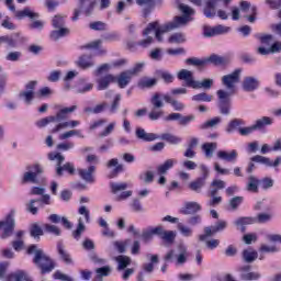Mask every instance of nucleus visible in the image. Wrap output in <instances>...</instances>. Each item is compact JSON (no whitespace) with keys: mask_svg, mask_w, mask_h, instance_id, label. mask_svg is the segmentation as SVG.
Segmentation results:
<instances>
[{"mask_svg":"<svg viewBox=\"0 0 281 281\" xmlns=\"http://www.w3.org/2000/svg\"><path fill=\"white\" fill-rule=\"evenodd\" d=\"M74 135H77V137H81V139H85V135H82L79 130H70L68 132H65L59 135V139H69V137H74Z\"/></svg>","mask_w":281,"mask_h":281,"instance_id":"nucleus-57","label":"nucleus"},{"mask_svg":"<svg viewBox=\"0 0 281 281\" xmlns=\"http://www.w3.org/2000/svg\"><path fill=\"white\" fill-rule=\"evenodd\" d=\"M157 229H158V226L143 232L140 235V238H143L145 243H148L153 238V236H157Z\"/></svg>","mask_w":281,"mask_h":281,"instance_id":"nucleus-58","label":"nucleus"},{"mask_svg":"<svg viewBox=\"0 0 281 281\" xmlns=\"http://www.w3.org/2000/svg\"><path fill=\"white\" fill-rule=\"evenodd\" d=\"M243 260L248 263L255 262V260H258V251L252 248L245 249L243 251Z\"/></svg>","mask_w":281,"mask_h":281,"instance_id":"nucleus-43","label":"nucleus"},{"mask_svg":"<svg viewBox=\"0 0 281 281\" xmlns=\"http://www.w3.org/2000/svg\"><path fill=\"white\" fill-rule=\"evenodd\" d=\"M212 85H214L213 79H203L202 81H195L193 85V89H212Z\"/></svg>","mask_w":281,"mask_h":281,"instance_id":"nucleus-54","label":"nucleus"},{"mask_svg":"<svg viewBox=\"0 0 281 281\" xmlns=\"http://www.w3.org/2000/svg\"><path fill=\"white\" fill-rule=\"evenodd\" d=\"M139 179L143 183H153V181H155V173L153 171H145L139 175Z\"/></svg>","mask_w":281,"mask_h":281,"instance_id":"nucleus-59","label":"nucleus"},{"mask_svg":"<svg viewBox=\"0 0 281 281\" xmlns=\"http://www.w3.org/2000/svg\"><path fill=\"white\" fill-rule=\"evenodd\" d=\"M9 281H31L30 280V276H27V272L23 271V270H18L13 273H11L8 277Z\"/></svg>","mask_w":281,"mask_h":281,"instance_id":"nucleus-42","label":"nucleus"},{"mask_svg":"<svg viewBox=\"0 0 281 281\" xmlns=\"http://www.w3.org/2000/svg\"><path fill=\"white\" fill-rule=\"evenodd\" d=\"M258 186H260V180H258V178H256V176H249L246 190L248 192L257 193L258 192Z\"/></svg>","mask_w":281,"mask_h":281,"instance_id":"nucleus-46","label":"nucleus"},{"mask_svg":"<svg viewBox=\"0 0 281 281\" xmlns=\"http://www.w3.org/2000/svg\"><path fill=\"white\" fill-rule=\"evenodd\" d=\"M169 43H173L176 45H179L181 43H186V35L183 33H173L169 37Z\"/></svg>","mask_w":281,"mask_h":281,"instance_id":"nucleus-60","label":"nucleus"},{"mask_svg":"<svg viewBox=\"0 0 281 281\" xmlns=\"http://www.w3.org/2000/svg\"><path fill=\"white\" fill-rule=\"evenodd\" d=\"M196 212H201V204L199 202H186L183 207L180 209V214L186 216L196 214Z\"/></svg>","mask_w":281,"mask_h":281,"instance_id":"nucleus-27","label":"nucleus"},{"mask_svg":"<svg viewBox=\"0 0 281 281\" xmlns=\"http://www.w3.org/2000/svg\"><path fill=\"white\" fill-rule=\"evenodd\" d=\"M240 271V280L244 281H256L260 280L262 278V274L260 272H251V266H244L239 268Z\"/></svg>","mask_w":281,"mask_h":281,"instance_id":"nucleus-17","label":"nucleus"},{"mask_svg":"<svg viewBox=\"0 0 281 281\" xmlns=\"http://www.w3.org/2000/svg\"><path fill=\"white\" fill-rule=\"evenodd\" d=\"M43 227H44L45 232H47V234H53V236H60V234H61L58 226H56L54 224H44Z\"/></svg>","mask_w":281,"mask_h":281,"instance_id":"nucleus-61","label":"nucleus"},{"mask_svg":"<svg viewBox=\"0 0 281 281\" xmlns=\"http://www.w3.org/2000/svg\"><path fill=\"white\" fill-rule=\"evenodd\" d=\"M69 34V29L61 26L50 33V38L53 41H58L59 38H63V36H67Z\"/></svg>","mask_w":281,"mask_h":281,"instance_id":"nucleus-49","label":"nucleus"},{"mask_svg":"<svg viewBox=\"0 0 281 281\" xmlns=\"http://www.w3.org/2000/svg\"><path fill=\"white\" fill-rule=\"evenodd\" d=\"M190 258V252H188V247L180 244L177 249L169 250L165 257V262H175L176 267H183L188 259Z\"/></svg>","mask_w":281,"mask_h":281,"instance_id":"nucleus-3","label":"nucleus"},{"mask_svg":"<svg viewBox=\"0 0 281 281\" xmlns=\"http://www.w3.org/2000/svg\"><path fill=\"white\" fill-rule=\"evenodd\" d=\"M221 122H223V119L221 116H215L200 124L199 128L201 131H207L210 128H218V125L221 124Z\"/></svg>","mask_w":281,"mask_h":281,"instance_id":"nucleus-33","label":"nucleus"},{"mask_svg":"<svg viewBox=\"0 0 281 281\" xmlns=\"http://www.w3.org/2000/svg\"><path fill=\"white\" fill-rule=\"evenodd\" d=\"M80 179L86 181V183H93L95 179L93 178V173L95 172V166H90L88 169H78L77 170Z\"/></svg>","mask_w":281,"mask_h":281,"instance_id":"nucleus-24","label":"nucleus"},{"mask_svg":"<svg viewBox=\"0 0 281 281\" xmlns=\"http://www.w3.org/2000/svg\"><path fill=\"white\" fill-rule=\"evenodd\" d=\"M245 201L244 196H234L228 201V205L231 210L235 212V210H238L240 205H243V202Z\"/></svg>","mask_w":281,"mask_h":281,"instance_id":"nucleus-55","label":"nucleus"},{"mask_svg":"<svg viewBox=\"0 0 281 281\" xmlns=\"http://www.w3.org/2000/svg\"><path fill=\"white\" fill-rule=\"evenodd\" d=\"M131 80H133V76L128 70L122 71L115 77V82L120 89H126L131 85Z\"/></svg>","mask_w":281,"mask_h":281,"instance_id":"nucleus-22","label":"nucleus"},{"mask_svg":"<svg viewBox=\"0 0 281 281\" xmlns=\"http://www.w3.org/2000/svg\"><path fill=\"white\" fill-rule=\"evenodd\" d=\"M178 10H180V12H182L184 15L176 16L171 22H168L161 26H159V22L149 23L143 32L144 36H148L150 32H155L157 41L161 43L164 41V34L188 25V22L190 21L188 16H192V14H194V9L190 8L188 4L179 3Z\"/></svg>","mask_w":281,"mask_h":281,"instance_id":"nucleus-1","label":"nucleus"},{"mask_svg":"<svg viewBox=\"0 0 281 281\" xmlns=\"http://www.w3.org/2000/svg\"><path fill=\"white\" fill-rule=\"evenodd\" d=\"M240 126H245V121L243 119H233L226 125L225 132L228 135L236 133V131H238V133H240V128H245V127H240Z\"/></svg>","mask_w":281,"mask_h":281,"instance_id":"nucleus-23","label":"nucleus"},{"mask_svg":"<svg viewBox=\"0 0 281 281\" xmlns=\"http://www.w3.org/2000/svg\"><path fill=\"white\" fill-rule=\"evenodd\" d=\"M203 188H205L204 178H196L189 183V190H191L192 192H196L198 194L201 193V190H203Z\"/></svg>","mask_w":281,"mask_h":281,"instance_id":"nucleus-38","label":"nucleus"},{"mask_svg":"<svg viewBox=\"0 0 281 281\" xmlns=\"http://www.w3.org/2000/svg\"><path fill=\"white\" fill-rule=\"evenodd\" d=\"M95 10V0H91L88 2H78L77 8L74 10L72 21H78L80 14H85V16H92L93 11Z\"/></svg>","mask_w":281,"mask_h":281,"instance_id":"nucleus-11","label":"nucleus"},{"mask_svg":"<svg viewBox=\"0 0 281 281\" xmlns=\"http://www.w3.org/2000/svg\"><path fill=\"white\" fill-rule=\"evenodd\" d=\"M151 105H153V110L149 113V120L151 121H157L159 120V117H161L164 115V111L161 109H164V99L161 97V93L156 92L154 93V95L150 99Z\"/></svg>","mask_w":281,"mask_h":281,"instance_id":"nucleus-9","label":"nucleus"},{"mask_svg":"<svg viewBox=\"0 0 281 281\" xmlns=\"http://www.w3.org/2000/svg\"><path fill=\"white\" fill-rule=\"evenodd\" d=\"M241 87L247 93H252L260 87V81L256 77H245Z\"/></svg>","mask_w":281,"mask_h":281,"instance_id":"nucleus-20","label":"nucleus"},{"mask_svg":"<svg viewBox=\"0 0 281 281\" xmlns=\"http://www.w3.org/2000/svg\"><path fill=\"white\" fill-rule=\"evenodd\" d=\"M161 98L162 100H165V102H167V104H171L175 111H183V109H186V105L183 103L177 101L170 94H161Z\"/></svg>","mask_w":281,"mask_h":281,"instance_id":"nucleus-34","label":"nucleus"},{"mask_svg":"<svg viewBox=\"0 0 281 281\" xmlns=\"http://www.w3.org/2000/svg\"><path fill=\"white\" fill-rule=\"evenodd\" d=\"M20 98L24 100L25 104H32V101L34 100V92H29L24 90L20 92Z\"/></svg>","mask_w":281,"mask_h":281,"instance_id":"nucleus-63","label":"nucleus"},{"mask_svg":"<svg viewBox=\"0 0 281 281\" xmlns=\"http://www.w3.org/2000/svg\"><path fill=\"white\" fill-rule=\"evenodd\" d=\"M250 161H254L255 164H262L267 168H278L281 164V157H277L274 161H271V158L256 155L250 158Z\"/></svg>","mask_w":281,"mask_h":281,"instance_id":"nucleus-16","label":"nucleus"},{"mask_svg":"<svg viewBox=\"0 0 281 281\" xmlns=\"http://www.w3.org/2000/svg\"><path fill=\"white\" fill-rule=\"evenodd\" d=\"M239 10L244 12V19H247L249 23H256V16H258V8L256 5L250 4L249 1L241 0L239 2Z\"/></svg>","mask_w":281,"mask_h":281,"instance_id":"nucleus-13","label":"nucleus"},{"mask_svg":"<svg viewBox=\"0 0 281 281\" xmlns=\"http://www.w3.org/2000/svg\"><path fill=\"white\" fill-rule=\"evenodd\" d=\"M146 258L150 260V262L144 263L143 270L145 273H153V271H155V265L159 262V255L147 254Z\"/></svg>","mask_w":281,"mask_h":281,"instance_id":"nucleus-31","label":"nucleus"},{"mask_svg":"<svg viewBox=\"0 0 281 281\" xmlns=\"http://www.w3.org/2000/svg\"><path fill=\"white\" fill-rule=\"evenodd\" d=\"M271 124H273V119L269 116H262L257 119L252 125L239 128V135L247 137L255 131H265V128H267V126H271Z\"/></svg>","mask_w":281,"mask_h":281,"instance_id":"nucleus-6","label":"nucleus"},{"mask_svg":"<svg viewBox=\"0 0 281 281\" xmlns=\"http://www.w3.org/2000/svg\"><path fill=\"white\" fill-rule=\"evenodd\" d=\"M259 251L261 254H278V251H280V248L276 245L262 244L259 248Z\"/></svg>","mask_w":281,"mask_h":281,"instance_id":"nucleus-56","label":"nucleus"},{"mask_svg":"<svg viewBox=\"0 0 281 281\" xmlns=\"http://www.w3.org/2000/svg\"><path fill=\"white\" fill-rule=\"evenodd\" d=\"M205 65H229V58L216 54H212L209 57L205 58Z\"/></svg>","mask_w":281,"mask_h":281,"instance_id":"nucleus-25","label":"nucleus"},{"mask_svg":"<svg viewBox=\"0 0 281 281\" xmlns=\"http://www.w3.org/2000/svg\"><path fill=\"white\" fill-rule=\"evenodd\" d=\"M240 74H243V69L237 68L232 74L222 77V85L226 88L225 92L228 95L236 93V85L240 82Z\"/></svg>","mask_w":281,"mask_h":281,"instance_id":"nucleus-5","label":"nucleus"},{"mask_svg":"<svg viewBox=\"0 0 281 281\" xmlns=\"http://www.w3.org/2000/svg\"><path fill=\"white\" fill-rule=\"evenodd\" d=\"M76 109H78L77 105H72L70 108H64L61 110H59L56 114V116H54L55 122H63V120H67V113H74V111H76Z\"/></svg>","mask_w":281,"mask_h":281,"instance_id":"nucleus-39","label":"nucleus"},{"mask_svg":"<svg viewBox=\"0 0 281 281\" xmlns=\"http://www.w3.org/2000/svg\"><path fill=\"white\" fill-rule=\"evenodd\" d=\"M15 211H11L4 221L0 222V229L3 231L1 238L5 240V238H10L14 233V227L16 225V221L14 220Z\"/></svg>","mask_w":281,"mask_h":281,"instance_id":"nucleus-10","label":"nucleus"},{"mask_svg":"<svg viewBox=\"0 0 281 281\" xmlns=\"http://www.w3.org/2000/svg\"><path fill=\"white\" fill-rule=\"evenodd\" d=\"M214 95L207 94L206 92H201L192 97L193 102H212Z\"/></svg>","mask_w":281,"mask_h":281,"instance_id":"nucleus-50","label":"nucleus"},{"mask_svg":"<svg viewBox=\"0 0 281 281\" xmlns=\"http://www.w3.org/2000/svg\"><path fill=\"white\" fill-rule=\"evenodd\" d=\"M156 76H158V78H161L164 82H167V85H170V82H173L175 80V76H172V74L167 70H157Z\"/></svg>","mask_w":281,"mask_h":281,"instance_id":"nucleus-53","label":"nucleus"},{"mask_svg":"<svg viewBox=\"0 0 281 281\" xmlns=\"http://www.w3.org/2000/svg\"><path fill=\"white\" fill-rule=\"evenodd\" d=\"M202 148L205 157L212 159V157H214V150L216 149V143H205Z\"/></svg>","mask_w":281,"mask_h":281,"instance_id":"nucleus-51","label":"nucleus"},{"mask_svg":"<svg viewBox=\"0 0 281 281\" xmlns=\"http://www.w3.org/2000/svg\"><path fill=\"white\" fill-rule=\"evenodd\" d=\"M136 3L137 5H146L143 9V16L147 19V16H150V12H153L155 8L164 3V0H136Z\"/></svg>","mask_w":281,"mask_h":281,"instance_id":"nucleus-15","label":"nucleus"},{"mask_svg":"<svg viewBox=\"0 0 281 281\" xmlns=\"http://www.w3.org/2000/svg\"><path fill=\"white\" fill-rule=\"evenodd\" d=\"M43 172V167L38 164L27 166L26 171L22 175L21 183H38V176Z\"/></svg>","mask_w":281,"mask_h":281,"instance_id":"nucleus-8","label":"nucleus"},{"mask_svg":"<svg viewBox=\"0 0 281 281\" xmlns=\"http://www.w3.org/2000/svg\"><path fill=\"white\" fill-rule=\"evenodd\" d=\"M178 80H184L186 87H191V89L194 88V83L196 80H194V74L188 69H181L177 74Z\"/></svg>","mask_w":281,"mask_h":281,"instance_id":"nucleus-21","label":"nucleus"},{"mask_svg":"<svg viewBox=\"0 0 281 281\" xmlns=\"http://www.w3.org/2000/svg\"><path fill=\"white\" fill-rule=\"evenodd\" d=\"M57 252L59 255L60 260L65 262L66 265H72L74 259H71V255H69V251L65 248V244L63 241L57 243Z\"/></svg>","mask_w":281,"mask_h":281,"instance_id":"nucleus-29","label":"nucleus"},{"mask_svg":"<svg viewBox=\"0 0 281 281\" xmlns=\"http://www.w3.org/2000/svg\"><path fill=\"white\" fill-rule=\"evenodd\" d=\"M156 85H157V79L155 78H143L138 82V87H140V89H153V87H155Z\"/></svg>","mask_w":281,"mask_h":281,"instance_id":"nucleus-52","label":"nucleus"},{"mask_svg":"<svg viewBox=\"0 0 281 281\" xmlns=\"http://www.w3.org/2000/svg\"><path fill=\"white\" fill-rule=\"evenodd\" d=\"M49 161H56V168H55V175L56 177H63L65 172H68V175H76V167H74V164L71 162H65V156L52 151L47 155ZM64 164V165H63Z\"/></svg>","mask_w":281,"mask_h":281,"instance_id":"nucleus-4","label":"nucleus"},{"mask_svg":"<svg viewBox=\"0 0 281 281\" xmlns=\"http://www.w3.org/2000/svg\"><path fill=\"white\" fill-rule=\"evenodd\" d=\"M55 280H60V281H74V278L69 277V274L63 273V271L57 270L53 274Z\"/></svg>","mask_w":281,"mask_h":281,"instance_id":"nucleus-64","label":"nucleus"},{"mask_svg":"<svg viewBox=\"0 0 281 281\" xmlns=\"http://www.w3.org/2000/svg\"><path fill=\"white\" fill-rule=\"evenodd\" d=\"M216 5H218L216 0H206L203 9V14L206 19H214L216 16Z\"/></svg>","mask_w":281,"mask_h":281,"instance_id":"nucleus-26","label":"nucleus"},{"mask_svg":"<svg viewBox=\"0 0 281 281\" xmlns=\"http://www.w3.org/2000/svg\"><path fill=\"white\" fill-rule=\"evenodd\" d=\"M128 188L127 182H110V189L112 194H117L119 192H124Z\"/></svg>","mask_w":281,"mask_h":281,"instance_id":"nucleus-47","label":"nucleus"},{"mask_svg":"<svg viewBox=\"0 0 281 281\" xmlns=\"http://www.w3.org/2000/svg\"><path fill=\"white\" fill-rule=\"evenodd\" d=\"M77 65L81 69H91V67L95 66V63L93 61V57L91 55H81L77 60Z\"/></svg>","mask_w":281,"mask_h":281,"instance_id":"nucleus-32","label":"nucleus"},{"mask_svg":"<svg viewBox=\"0 0 281 281\" xmlns=\"http://www.w3.org/2000/svg\"><path fill=\"white\" fill-rule=\"evenodd\" d=\"M94 271H95L97 277L94 278L93 281H103L104 278H109V276H111V267L110 266L97 268Z\"/></svg>","mask_w":281,"mask_h":281,"instance_id":"nucleus-37","label":"nucleus"},{"mask_svg":"<svg viewBox=\"0 0 281 281\" xmlns=\"http://www.w3.org/2000/svg\"><path fill=\"white\" fill-rule=\"evenodd\" d=\"M85 229H87V226H85V221L82 217H79L77 228L72 232V238H75V240H80Z\"/></svg>","mask_w":281,"mask_h":281,"instance_id":"nucleus-44","label":"nucleus"},{"mask_svg":"<svg viewBox=\"0 0 281 281\" xmlns=\"http://www.w3.org/2000/svg\"><path fill=\"white\" fill-rule=\"evenodd\" d=\"M273 183H276V181H273V179L266 177L261 180H259V186L263 189V190H271V188L273 187Z\"/></svg>","mask_w":281,"mask_h":281,"instance_id":"nucleus-62","label":"nucleus"},{"mask_svg":"<svg viewBox=\"0 0 281 281\" xmlns=\"http://www.w3.org/2000/svg\"><path fill=\"white\" fill-rule=\"evenodd\" d=\"M227 228V222L218 221L213 226H207L204 228V234L199 236V240L205 241L210 236H214V234H218V232H223Z\"/></svg>","mask_w":281,"mask_h":281,"instance_id":"nucleus-14","label":"nucleus"},{"mask_svg":"<svg viewBox=\"0 0 281 281\" xmlns=\"http://www.w3.org/2000/svg\"><path fill=\"white\" fill-rule=\"evenodd\" d=\"M114 260L119 265L117 271H124V269H126V267L131 266V257H128V256L120 255V256L115 257Z\"/></svg>","mask_w":281,"mask_h":281,"instance_id":"nucleus-40","label":"nucleus"},{"mask_svg":"<svg viewBox=\"0 0 281 281\" xmlns=\"http://www.w3.org/2000/svg\"><path fill=\"white\" fill-rule=\"evenodd\" d=\"M217 109L221 115H231L232 114V95L227 93L225 90H217Z\"/></svg>","mask_w":281,"mask_h":281,"instance_id":"nucleus-7","label":"nucleus"},{"mask_svg":"<svg viewBox=\"0 0 281 281\" xmlns=\"http://www.w3.org/2000/svg\"><path fill=\"white\" fill-rule=\"evenodd\" d=\"M156 234L159 236L160 240L168 243V245H172V243H175V238H177V232L166 231L164 226H158Z\"/></svg>","mask_w":281,"mask_h":281,"instance_id":"nucleus-18","label":"nucleus"},{"mask_svg":"<svg viewBox=\"0 0 281 281\" xmlns=\"http://www.w3.org/2000/svg\"><path fill=\"white\" fill-rule=\"evenodd\" d=\"M5 5L9 8L11 12H15L16 19L20 21L22 19H31L34 21V19H38L40 14L30 10V8H24L23 10L16 11V7L14 5V0H5Z\"/></svg>","mask_w":281,"mask_h":281,"instance_id":"nucleus-12","label":"nucleus"},{"mask_svg":"<svg viewBox=\"0 0 281 281\" xmlns=\"http://www.w3.org/2000/svg\"><path fill=\"white\" fill-rule=\"evenodd\" d=\"M254 223L256 220L251 217H240L235 221V225L239 227L240 232H245V225H254Z\"/></svg>","mask_w":281,"mask_h":281,"instance_id":"nucleus-48","label":"nucleus"},{"mask_svg":"<svg viewBox=\"0 0 281 281\" xmlns=\"http://www.w3.org/2000/svg\"><path fill=\"white\" fill-rule=\"evenodd\" d=\"M27 254H34L33 262L41 270V273H52L56 268V263L52 260V257L45 254L43 249H38V246L31 245L27 248Z\"/></svg>","mask_w":281,"mask_h":281,"instance_id":"nucleus-2","label":"nucleus"},{"mask_svg":"<svg viewBox=\"0 0 281 281\" xmlns=\"http://www.w3.org/2000/svg\"><path fill=\"white\" fill-rule=\"evenodd\" d=\"M105 167L111 169L113 168L112 172L109 175L110 179H115L120 172H124V165L120 164V160L117 158L110 159Z\"/></svg>","mask_w":281,"mask_h":281,"instance_id":"nucleus-19","label":"nucleus"},{"mask_svg":"<svg viewBox=\"0 0 281 281\" xmlns=\"http://www.w3.org/2000/svg\"><path fill=\"white\" fill-rule=\"evenodd\" d=\"M76 126H80V121H66L57 124L52 130V133H58L59 131H63V128H76Z\"/></svg>","mask_w":281,"mask_h":281,"instance_id":"nucleus-36","label":"nucleus"},{"mask_svg":"<svg viewBox=\"0 0 281 281\" xmlns=\"http://www.w3.org/2000/svg\"><path fill=\"white\" fill-rule=\"evenodd\" d=\"M111 82H115V76L113 75H106L98 80V90L104 91L105 89H109V86Z\"/></svg>","mask_w":281,"mask_h":281,"instance_id":"nucleus-35","label":"nucleus"},{"mask_svg":"<svg viewBox=\"0 0 281 281\" xmlns=\"http://www.w3.org/2000/svg\"><path fill=\"white\" fill-rule=\"evenodd\" d=\"M136 137L137 139H142V142H155L159 139V135L155 133H148L142 127L136 128Z\"/></svg>","mask_w":281,"mask_h":281,"instance_id":"nucleus-28","label":"nucleus"},{"mask_svg":"<svg viewBox=\"0 0 281 281\" xmlns=\"http://www.w3.org/2000/svg\"><path fill=\"white\" fill-rule=\"evenodd\" d=\"M158 139H162V142H168V144H171L172 146L181 144V137L170 133L161 134Z\"/></svg>","mask_w":281,"mask_h":281,"instance_id":"nucleus-41","label":"nucleus"},{"mask_svg":"<svg viewBox=\"0 0 281 281\" xmlns=\"http://www.w3.org/2000/svg\"><path fill=\"white\" fill-rule=\"evenodd\" d=\"M177 164L175 159H167L162 165L157 167L158 175H166L170 168H172Z\"/></svg>","mask_w":281,"mask_h":281,"instance_id":"nucleus-45","label":"nucleus"},{"mask_svg":"<svg viewBox=\"0 0 281 281\" xmlns=\"http://www.w3.org/2000/svg\"><path fill=\"white\" fill-rule=\"evenodd\" d=\"M217 157L223 161H228L231 164H234L236 162V159H238V151L235 149L231 151L220 150L217 151Z\"/></svg>","mask_w":281,"mask_h":281,"instance_id":"nucleus-30","label":"nucleus"}]
</instances>
